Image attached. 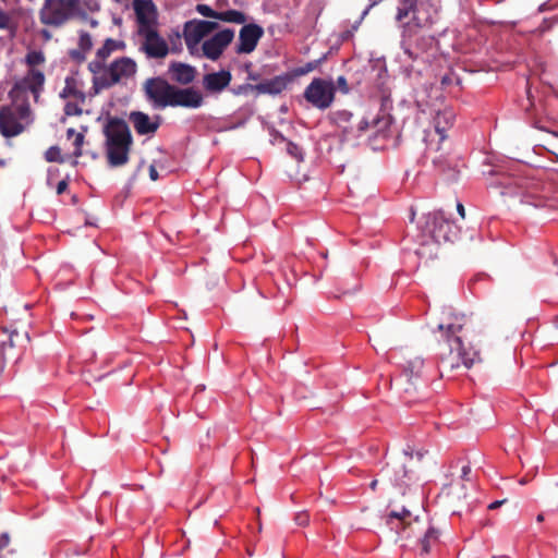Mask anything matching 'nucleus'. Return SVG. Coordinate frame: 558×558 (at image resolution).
Returning <instances> with one entry per match:
<instances>
[{
	"instance_id": "nucleus-48",
	"label": "nucleus",
	"mask_w": 558,
	"mask_h": 558,
	"mask_svg": "<svg viewBox=\"0 0 558 558\" xmlns=\"http://www.w3.org/2000/svg\"><path fill=\"white\" fill-rule=\"evenodd\" d=\"M506 501H507L506 499H502V500H496V501H494V502L489 504L488 509H490V510L497 509V508H499L501 505H504Z\"/></svg>"
},
{
	"instance_id": "nucleus-27",
	"label": "nucleus",
	"mask_w": 558,
	"mask_h": 558,
	"mask_svg": "<svg viewBox=\"0 0 558 558\" xmlns=\"http://www.w3.org/2000/svg\"><path fill=\"white\" fill-rule=\"evenodd\" d=\"M19 23L13 12H7L0 9V29L7 31L11 36H15Z\"/></svg>"
},
{
	"instance_id": "nucleus-42",
	"label": "nucleus",
	"mask_w": 558,
	"mask_h": 558,
	"mask_svg": "<svg viewBox=\"0 0 558 558\" xmlns=\"http://www.w3.org/2000/svg\"><path fill=\"white\" fill-rule=\"evenodd\" d=\"M170 41L172 44L171 51H173V52L179 51L180 49L175 47L174 41H178L181 45V35H180V33L179 32L174 33L173 37L172 36L170 37Z\"/></svg>"
},
{
	"instance_id": "nucleus-15",
	"label": "nucleus",
	"mask_w": 558,
	"mask_h": 558,
	"mask_svg": "<svg viewBox=\"0 0 558 558\" xmlns=\"http://www.w3.org/2000/svg\"><path fill=\"white\" fill-rule=\"evenodd\" d=\"M133 10L136 21V33L158 26V13L151 0H133Z\"/></svg>"
},
{
	"instance_id": "nucleus-47",
	"label": "nucleus",
	"mask_w": 558,
	"mask_h": 558,
	"mask_svg": "<svg viewBox=\"0 0 558 558\" xmlns=\"http://www.w3.org/2000/svg\"><path fill=\"white\" fill-rule=\"evenodd\" d=\"M158 171L157 169L155 168V166H150L149 167V178L153 180V181H156L158 179Z\"/></svg>"
},
{
	"instance_id": "nucleus-19",
	"label": "nucleus",
	"mask_w": 558,
	"mask_h": 558,
	"mask_svg": "<svg viewBox=\"0 0 558 558\" xmlns=\"http://www.w3.org/2000/svg\"><path fill=\"white\" fill-rule=\"evenodd\" d=\"M126 45L123 40L107 38L102 46L96 50L95 59L88 63V71H98L113 52L123 51Z\"/></svg>"
},
{
	"instance_id": "nucleus-29",
	"label": "nucleus",
	"mask_w": 558,
	"mask_h": 558,
	"mask_svg": "<svg viewBox=\"0 0 558 558\" xmlns=\"http://www.w3.org/2000/svg\"><path fill=\"white\" fill-rule=\"evenodd\" d=\"M28 69H37L38 65L46 62L45 53L41 50H29L24 59Z\"/></svg>"
},
{
	"instance_id": "nucleus-2",
	"label": "nucleus",
	"mask_w": 558,
	"mask_h": 558,
	"mask_svg": "<svg viewBox=\"0 0 558 558\" xmlns=\"http://www.w3.org/2000/svg\"><path fill=\"white\" fill-rule=\"evenodd\" d=\"M219 24L214 21L193 19L183 25V37L186 48L193 57H205L218 60L234 38L232 28H223L208 37Z\"/></svg>"
},
{
	"instance_id": "nucleus-53",
	"label": "nucleus",
	"mask_w": 558,
	"mask_h": 558,
	"mask_svg": "<svg viewBox=\"0 0 558 558\" xmlns=\"http://www.w3.org/2000/svg\"><path fill=\"white\" fill-rule=\"evenodd\" d=\"M403 454H404V459H412V453L404 451Z\"/></svg>"
},
{
	"instance_id": "nucleus-26",
	"label": "nucleus",
	"mask_w": 558,
	"mask_h": 558,
	"mask_svg": "<svg viewBox=\"0 0 558 558\" xmlns=\"http://www.w3.org/2000/svg\"><path fill=\"white\" fill-rule=\"evenodd\" d=\"M439 531L434 526H429L425 532L424 536L418 542V550L421 556L429 554L433 545L438 543Z\"/></svg>"
},
{
	"instance_id": "nucleus-36",
	"label": "nucleus",
	"mask_w": 558,
	"mask_h": 558,
	"mask_svg": "<svg viewBox=\"0 0 558 558\" xmlns=\"http://www.w3.org/2000/svg\"><path fill=\"white\" fill-rule=\"evenodd\" d=\"M86 51H83V49L77 48L73 49L69 52V56L76 62L82 63L86 60Z\"/></svg>"
},
{
	"instance_id": "nucleus-44",
	"label": "nucleus",
	"mask_w": 558,
	"mask_h": 558,
	"mask_svg": "<svg viewBox=\"0 0 558 558\" xmlns=\"http://www.w3.org/2000/svg\"><path fill=\"white\" fill-rule=\"evenodd\" d=\"M68 189V182L66 180H61L58 184H57V194L60 195L62 193L65 192V190Z\"/></svg>"
},
{
	"instance_id": "nucleus-49",
	"label": "nucleus",
	"mask_w": 558,
	"mask_h": 558,
	"mask_svg": "<svg viewBox=\"0 0 558 558\" xmlns=\"http://www.w3.org/2000/svg\"><path fill=\"white\" fill-rule=\"evenodd\" d=\"M457 211L460 215L461 218L465 217V209L462 203L458 202L457 204Z\"/></svg>"
},
{
	"instance_id": "nucleus-21",
	"label": "nucleus",
	"mask_w": 558,
	"mask_h": 558,
	"mask_svg": "<svg viewBox=\"0 0 558 558\" xmlns=\"http://www.w3.org/2000/svg\"><path fill=\"white\" fill-rule=\"evenodd\" d=\"M196 73L193 65L179 61L171 62L168 68L170 80L181 85L191 84L195 80Z\"/></svg>"
},
{
	"instance_id": "nucleus-22",
	"label": "nucleus",
	"mask_w": 558,
	"mask_h": 558,
	"mask_svg": "<svg viewBox=\"0 0 558 558\" xmlns=\"http://www.w3.org/2000/svg\"><path fill=\"white\" fill-rule=\"evenodd\" d=\"M290 82L291 76L289 74H281L256 85H250V88L256 90L257 94L278 95L287 88Z\"/></svg>"
},
{
	"instance_id": "nucleus-25",
	"label": "nucleus",
	"mask_w": 558,
	"mask_h": 558,
	"mask_svg": "<svg viewBox=\"0 0 558 558\" xmlns=\"http://www.w3.org/2000/svg\"><path fill=\"white\" fill-rule=\"evenodd\" d=\"M424 360L414 356L408 360L403 366L404 376L410 383L417 381L423 375Z\"/></svg>"
},
{
	"instance_id": "nucleus-23",
	"label": "nucleus",
	"mask_w": 558,
	"mask_h": 558,
	"mask_svg": "<svg viewBox=\"0 0 558 558\" xmlns=\"http://www.w3.org/2000/svg\"><path fill=\"white\" fill-rule=\"evenodd\" d=\"M231 78L227 70L208 73L203 76V86L209 93H220L230 84Z\"/></svg>"
},
{
	"instance_id": "nucleus-14",
	"label": "nucleus",
	"mask_w": 558,
	"mask_h": 558,
	"mask_svg": "<svg viewBox=\"0 0 558 558\" xmlns=\"http://www.w3.org/2000/svg\"><path fill=\"white\" fill-rule=\"evenodd\" d=\"M137 35L143 39L140 50L149 59H163L168 56L170 48L168 43L158 33V28L147 29Z\"/></svg>"
},
{
	"instance_id": "nucleus-1",
	"label": "nucleus",
	"mask_w": 558,
	"mask_h": 558,
	"mask_svg": "<svg viewBox=\"0 0 558 558\" xmlns=\"http://www.w3.org/2000/svg\"><path fill=\"white\" fill-rule=\"evenodd\" d=\"M396 21L401 29V52L397 56L399 72L410 80H420L432 64L434 39L420 35L438 17L440 0H397Z\"/></svg>"
},
{
	"instance_id": "nucleus-6",
	"label": "nucleus",
	"mask_w": 558,
	"mask_h": 558,
	"mask_svg": "<svg viewBox=\"0 0 558 558\" xmlns=\"http://www.w3.org/2000/svg\"><path fill=\"white\" fill-rule=\"evenodd\" d=\"M105 149L111 168L122 167L129 162L133 144L128 123L119 118H111L104 128Z\"/></svg>"
},
{
	"instance_id": "nucleus-56",
	"label": "nucleus",
	"mask_w": 558,
	"mask_h": 558,
	"mask_svg": "<svg viewBox=\"0 0 558 558\" xmlns=\"http://www.w3.org/2000/svg\"><path fill=\"white\" fill-rule=\"evenodd\" d=\"M376 485H377V481H376V480H374V481L371 483V488H372V489H375Z\"/></svg>"
},
{
	"instance_id": "nucleus-41",
	"label": "nucleus",
	"mask_w": 558,
	"mask_h": 558,
	"mask_svg": "<svg viewBox=\"0 0 558 558\" xmlns=\"http://www.w3.org/2000/svg\"><path fill=\"white\" fill-rule=\"evenodd\" d=\"M471 473V466L469 464L462 466L461 480L459 482H470L469 475Z\"/></svg>"
},
{
	"instance_id": "nucleus-33",
	"label": "nucleus",
	"mask_w": 558,
	"mask_h": 558,
	"mask_svg": "<svg viewBox=\"0 0 558 558\" xmlns=\"http://www.w3.org/2000/svg\"><path fill=\"white\" fill-rule=\"evenodd\" d=\"M45 158L49 162H62L61 151L58 146L49 147L45 153Z\"/></svg>"
},
{
	"instance_id": "nucleus-37",
	"label": "nucleus",
	"mask_w": 558,
	"mask_h": 558,
	"mask_svg": "<svg viewBox=\"0 0 558 558\" xmlns=\"http://www.w3.org/2000/svg\"><path fill=\"white\" fill-rule=\"evenodd\" d=\"M362 21H363V20H361V16H360V17H359V20L354 22V24L352 25V28H351V29H348V31H345V32H343V33H342L341 38H342L343 40H347V39L351 38V37L353 36V33H354L355 31H357V28H359V26L361 25Z\"/></svg>"
},
{
	"instance_id": "nucleus-40",
	"label": "nucleus",
	"mask_w": 558,
	"mask_h": 558,
	"mask_svg": "<svg viewBox=\"0 0 558 558\" xmlns=\"http://www.w3.org/2000/svg\"><path fill=\"white\" fill-rule=\"evenodd\" d=\"M337 85L344 94L349 92L348 83L344 76H339L337 78Z\"/></svg>"
},
{
	"instance_id": "nucleus-46",
	"label": "nucleus",
	"mask_w": 558,
	"mask_h": 558,
	"mask_svg": "<svg viewBox=\"0 0 558 558\" xmlns=\"http://www.w3.org/2000/svg\"><path fill=\"white\" fill-rule=\"evenodd\" d=\"M298 150H299L298 145H295V144H293V143H291V142L288 144V151H289L291 155H293V156H295V157H296V156H298V154H296V153H298Z\"/></svg>"
},
{
	"instance_id": "nucleus-4",
	"label": "nucleus",
	"mask_w": 558,
	"mask_h": 558,
	"mask_svg": "<svg viewBox=\"0 0 558 558\" xmlns=\"http://www.w3.org/2000/svg\"><path fill=\"white\" fill-rule=\"evenodd\" d=\"M143 90L154 109L168 107L197 109L204 102L203 94L198 89L177 87L160 76L147 78L143 84Z\"/></svg>"
},
{
	"instance_id": "nucleus-32",
	"label": "nucleus",
	"mask_w": 558,
	"mask_h": 558,
	"mask_svg": "<svg viewBox=\"0 0 558 558\" xmlns=\"http://www.w3.org/2000/svg\"><path fill=\"white\" fill-rule=\"evenodd\" d=\"M195 10L197 13H199L201 15H203L205 17L218 20L219 11L214 10L208 4L198 3V4H196Z\"/></svg>"
},
{
	"instance_id": "nucleus-8",
	"label": "nucleus",
	"mask_w": 558,
	"mask_h": 558,
	"mask_svg": "<svg viewBox=\"0 0 558 558\" xmlns=\"http://www.w3.org/2000/svg\"><path fill=\"white\" fill-rule=\"evenodd\" d=\"M82 0H44L39 9V21L43 25L61 27L75 16L85 17Z\"/></svg>"
},
{
	"instance_id": "nucleus-28",
	"label": "nucleus",
	"mask_w": 558,
	"mask_h": 558,
	"mask_svg": "<svg viewBox=\"0 0 558 558\" xmlns=\"http://www.w3.org/2000/svg\"><path fill=\"white\" fill-rule=\"evenodd\" d=\"M246 15L239 10L230 9L226 11H219L218 21L244 25L246 23Z\"/></svg>"
},
{
	"instance_id": "nucleus-55",
	"label": "nucleus",
	"mask_w": 558,
	"mask_h": 558,
	"mask_svg": "<svg viewBox=\"0 0 558 558\" xmlns=\"http://www.w3.org/2000/svg\"><path fill=\"white\" fill-rule=\"evenodd\" d=\"M250 78H251V80H257V78H258V75H257V74H254V73H250Z\"/></svg>"
},
{
	"instance_id": "nucleus-10",
	"label": "nucleus",
	"mask_w": 558,
	"mask_h": 558,
	"mask_svg": "<svg viewBox=\"0 0 558 558\" xmlns=\"http://www.w3.org/2000/svg\"><path fill=\"white\" fill-rule=\"evenodd\" d=\"M68 100L64 106L66 116H81L86 101L85 83L78 71H72L64 80V87L59 94Z\"/></svg>"
},
{
	"instance_id": "nucleus-50",
	"label": "nucleus",
	"mask_w": 558,
	"mask_h": 558,
	"mask_svg": "<svg viewBox=\"0 0 558 558\" xmlns=\"http://www.w3.org/2000/svg\"><path fill=\"white\" fill-rule=\"evenodd\" d=\"M433 163L435 165L436 168H438L440 170H445L442 160H440V159L438 160V159L434 158Z\"/></svg>"
},
{
	"instance_id": "nucleus-13",
	"label": "nucleus",
	"mask_w": 558,
	"mask_h": 558,
	"mask_svg": "<svg viewBox=\"0 0 558 558\" xmlns=\"http://www.w3.org/2000/svg\"><path fill=\"white\" fill-rule=\"evenodd\" d=\"M447 497L449 507L453 514L461 515L469 513L476 506V500L466 493V485L462 482H454L447 488Z\"/></svg>"
},
{
	"instance_id": "nucleus-51",
	"label": "nucleus",
	"mask_w": 558,
	"mask_h": 558,
	"mask_svg": "<svg viewBox=\"0 0 558 558\" xmlns=\"http://www.w3.org/2000/svg\"><path fill=\"white\" fill-rule=\"evenodd\" d=\"M78 132H76L74 129H68L66 131V136L68 138H71L72 136H75V134H77Z\"/></svg>"
},
{
	"instance_id": "nucleus-5",
	"label": "nucleus",
	"mask_w": 558,
	"mask_h": 558,
	"mask_svg": "<svg viewBox=\"0 0 558 558\" xmlns=\"http://www.w3.org/2000/svg\"><path fill=\"white\" fill-rule=\"evenodd\" d=\"M328 120L331 125L340 130L343 141L359 138L369 129H374L377 134L384 133L392 122L391 117L385 112L372 118L364 116L356 120L354 114L347 109L331 111L328 114Z\"/></svg>"
},
{
	"instance_id": "nucleus-34",
	"label": "nucleus",
	"mask_w": 558,
	"mask_h": 558,
	"mask_svg": "<svg viewBox=\"0 0 558 558\" xmlns=\"http://www.w3.org/2000/svg\"><path fill=\"white\" fill-rule=\"evenodd\" d=\"M83 143H84V134L83 133H77L75 134L74 136V146H75V149L73 151V155L75 157H81L82 156V146H83Z\"/></svg>"
},
{
	"instance_id": "nucleus-20",
	"label": "nucleus",
	"mask_w": 558,
	"mask_h": 558,
	"mask_svg": "<svg viewBox=\"0 0 558 558\" xmlns=\"http://www.w3.org/2000/svg\"><path fill=\"white\" fill-rule=\"evenodd\" d=\"M130 121L138 135H150L156 133L160 125V118L156 116L151 119L147 113L133 111L130 113Z\"/></svg>"
},
{
	"instance_id": "nucleus-38",
	"label": "nucleus",
	"mask_w": 558,
	"mask_h": 558,
	"mask_svg": "<svg viewBox=\"0 0 558 558\" xmlns=\"http://www.w3.org/2000/svg\"><path fill=\"white\" fill-rule=\"evenodd\" d=\"M295 522L298 525L305 526L310 522V515L307 512H299L295 515Z\"/></svg>"
},
{
	"instance_id": "nucleus-39",
	"label": "nucleus",
	"mask_w": 558,
	"mask_h": 558,
	"mask_svg": "<svg viewBox=\"0 0 558 558\" xmlns=\"http://www.w3.org/2000/svg\"><path fill=\"white\" fill-rule=\"evenodd\" d=\"M452 81H453V78H452L451 72H447L444 75H441V77H440V84L442 87H447V86L451 85Z\"/></svg>"
},
{
	"instance_id": "nucleus-3",
	"label": "nucleus",
	"mask_w": 558,
	"mask_h": 558,
	"mask_svg": "<svg viewBox=\"0 0 558 558\" xmlns=\"http://www.w3.org/2000/svg\"><path fill=\"white\" fill-rule=\"evenodd\" d=\"M464 325V316H453L450 322L437 326L440 332L439 363L445 371H453L461 365L469 369L482 361L480 350L472 345L465 348L459 335Z\"/></svg>"
},
{
	"instance_id": "nucleus-24",
	"label": "nucleus",
	"mask_w": 558,
	"mask_h": 558,
	"mask_svg": "<svg viewBox=\"0 0 558 558\" xmlns=\"http://www.w3.org/2000/svg\"><path fill=\"white\" fill-rule=\"evenodd\" d=\"M454 120L456 113L451 108H445L435 114L434 128L440 141L447 137L446 132L453 125Z\"/></svg>"
},
{
	"instance_id": "nucleus-16",
	"label": "nucleus",
	"mask_w": 558,
	"mask_h": 558,
	"mask_svg": "<svg viewBox=\"0 0 558 558\" xmlns=\"http://www.w3.org/2000/svg\"><path fill=\"white\" fill-rule=\"evenodd\" d=\"M264 35V29L255 23L244 24L239 32L235 52L238 54H248L255 50L258 41Z\"/></svg>"
},
{
	"instance_id": "nucleus-30",
	"label": "nucleus",
	"mask_w": 558,
	"mask_h": 558,
	"mask_svg": "<svg viewBox=\"0 0 558 558\" xmlns=\"http://www.w3.org/2000/svg\"><path fill=\"white\" fill-rule=\"evenodd\" d=\"M327 59V54H323L319 59L306 62L305 64L298 66L293 70L294 76H303L308 74L310 72L316 70L325 60Z\"/></svg>"
},
{
	"instance_id": "nucleus-17",
	"label": "nucleus",
	"mask_w": 558,
	"mask_h": 558,
	"mask_svg": "<svg viewBox=\"0 0 558 558\" xmlns=\"http://www.w3.org/2000/svg\"><path fill=\"white\" fill-rule=\"evenodd\" d=\"M45 74L38 69H28L26 74L14 84V90L29 92L38 100L45 85Z\"/></svg>"
},
{
	"instance_id": "nucleus-7",
	"label": "nucleus",
	"mask_w": 558,
	"mask_h": 558,
	"mask_svg": "<svg viewBox=\"0 0 558 558\" xmlns=\"http://www.w3.org/2000/svg\"><path fill=\"white\" fill-rule=\"evenodd\" d=\"M137 72L136 62L130 57H120L101 66L98 71L93 70L94 94L108 89L117 84L125 83Z\"/></svg>"
},
{
	"instance_id": "nucleus-9",
	"label": "nucleus",
	"mask_w": 558,
	"mask_h": 558,
	"mask_svg": "<svg viewBox=\"0 0 558 558\" xmlns=\"http://www.w3.org/2000/svg\"><path fill=\"white\" fill-rule=\"evenodd\" d=\"M33 122L28 104L5 105L0 107V134L5 138L22 134Z\"/></svg>"
},
{
	"instance_id": "nucleus-43",
	"label": "nucleus",
	"mask_w": 558,
	"mask_h": 558,
	"mask_svg": "<svg viewBox=\"0 0 558 558\" xmlns=\"http://www.w3.org/2000/svg\"><path fill=\"white\" fill-rule=\"evenodd\" d=\"M10 543V536L8 533H2L0 535V551L5 548ZM2 558V557H0Z\"/></svg>"
},
{
	"instance_id": "nucleus-11",
	"label": "nucleus",
	"mask_w": 558,
	"mask_h": 558,
	"mask_svg": "<svg viewBox=\"0 0 558 558\" xmlns=\"http://www.w3.org/2000/svg\"><path fill=\"white\" fill-rule=\"evenodd\" d=\"M335 83L331 80L322 77L313 78L303 93L304 99L319 110L328 109L335 100Z\"/></svg>"
},
{
	"instance_id": "nucleus-18",
	"label": "nucleus",
	"mask_w": 558,
	"mask_h": 558,
	"mask_svg": "<svg viewBox=\"0 0 558 558\" xmlns=\"http://www.w3.org/2000/svg\"><path fill=\"white\" fill-rule=\"evenodd\" d=\"M384 474L388 480L402 492L408 487L413 478V472L409 471L405 465V461L398 460L392 464H388L384 470Z\"/></svg>"
},
{
	"instance_id": "nucleus-57",
	"label": "nucleus",
	"mask_w": 558,
	"mask_h": 558,
	"mask_svg": "<svg viewBox=\"0 0 558 558\" xmlns=\"http://www.w3.org/2000/svg\"><path fill=\"white\" fill-rule=\"evenodd\" d=\"M97 24H98V22H97L96 20H92V21H90V25H92L93 27L97 26Z\"/></svg>"
},
{
	"instance_id": "nucleus-52",
	"label": "nucleus",
	"mask_w": 558,
	"mask_h": 558,
	"mask_svg": "<svg viewBox=\"0 0 558 558\" xmlns=\"http://www.w3.org/2000/svg\"><path fill=\"white\" fill-rule=\"evenodd\" d=\"M536 521L537 522H543L544 521V515L542 513H539L537 517H536Z\"/></svg>"
},
{
	"instance_id": "nucleus-58",
	"label": "nucleus",
	"mask_w": 558,
	"mask_h": 558,
	"mask_svg": "<svg viewBox=\"0 0 558 558\" xmlns=\"http://www.w3.org/2000/svg\"><path fill=\"white\" fill-rule=\"evenodd\" d=\"M2 163H3V162H2V161H0V165H2Z\"/></svg>"
},
{
	"instance_id": "nucleus-31",
	"label": "nucleus",
	"mask_w": 558,
	"mask_h": 558,
	"mask_svg": "<svg viewBox=\"0 0 558 558\" xmlns=\"http://www.w3.org/2000/svg\"><path fill=\"white\" fill-rule=\"evenodd\" d=\"M77 45L78 48L83 49V51H86L88 53L93 48V38L90 34L86 31H80Z\"/></svg>"
},
{
	"instance_id": "nucleus-54",
	"label": "nucleus",
	"mask_w": 558,
	"mask_h": 558,
	"mask_svg": "<svg viewBox=\"0 0 558 558\" xmlns=\"http://www.w3.org/2000/svg\"><path fill=\"white\" fill-rule=\"evenodd\" d=\"M43 35L45 36L46 39L50 38V34L48 31H43Z\"/></svg>"
},
{
	"instance_id": "nucleus-35",
	"label": "nucleus",
	"mask_w": 558,
	"mask_h": 558,
	"mask_svg": "<svg viewBox=\"0 0 558 558\" xmlns=\"http://www.w3.org/2000/svg\"><path fill=\"white\" fill-rule=\"evenodd\" d=\"M408 517H410V511L405 508H402L400 511H391L388 514V522H390L392 519L403 521Z\"/></svg>"
},
{
	"instance_id": "nucleus-45",
	"label": "nucleus",
	"mask_w": 558,
	"mask_h": 558,
	"mask_svg": "<svg viewBox=\"0 0 558 558\" xmlns=\"http://www.w3.org/2000/svg\"><path fill=\"white\" fill-rule=\"evenodd\" d=\"M369 1H371L369 5L361 14V20H363L368 14L369 10L374 5H376L380 0H369Z\"/></svg>"
},
{
	"instance_id": "nucleus-12",
	"label": "nucleus",
	"mask_w": 558,
	"mask_h": 558,
	"mask_svg": "<svg viewBox=\"0 0 558 558\" xmlns=\"http://www.w3.org/2000/svg\"><path fill=\"white\" fill-rule=\"evenodd\" d=\"M424 230L438 243L452 242L458 236L454 222L447 218L442 210L426 215Z\"/></svg>"
}]
</instances>
